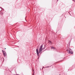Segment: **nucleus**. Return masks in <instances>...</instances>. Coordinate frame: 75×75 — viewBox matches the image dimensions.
Here are the masks:
<instances>
[{"mask_svg":"<svg viewBox=\"0 0 75 75\" xmlns=\"http://www.w3.org/2000/svg\"><path fill=\"white\" fill-rule=\"evenodd\" d=\"M5 49H6V48H5Z\"/></svg>","mask_w":75,"mask_h":75,"instance_id":"nucleus-11","label":"nucleus"},{"mask_svg":"<svg viewBox=\"0 0 75 75\" xmlns=\"http://www.w3.org/2000/svg\"><path fill=\"white\" fill-rule=\"evenodd\" d=\"M70 50H71V49H70Z\"/></svg>","mask_w":75,"mask_h":75,"instance_id":"nucleus-13","label":"nucleus"},{"mask_svg":"<svg viewBox=\"0 0 75 75\" xmlns=\"http://www.w3.org/2000/svg\"><path fill=\"white\" fill-rule=\"evenodd\" d=\"M2 10V8H1V7H0V12Z\"/></svg>","mask_w":75,"mask_h":75,"instance_id":"nucleus-6","label":"nucleus"},{"mask_svg":"<svg viewBox=\"0 0 75 75\" xmlns=\"http://www.w3.org/2000/svg\"><path fill=\"white\" fill-rule=\"evenodd\" d=\"M34 75V74H33V75Z\"/></svg>","mask_w":75,"mask_h":75,"instance_id":"nucleus-14","label":"nucleus"},{"mask_svg":"<svg viewBox=\"0 0 75 75\" xmlns=\"http://www.w3.org/2000/svg\"><path fill=\"white\" fill-rule=\"evenodd\" d=\"M34 71V70H33V71Z\"/></svg>","mask_w":75,"mask_h":75,"instance_id":"nucleus-10","label":"nucleus"},{"mask_svg":"<svg viewBox=\"0 0 75 75\" xmlns=\"http://www.w3.org/2000/svg\"><path fill=\"white\" fill-rule=\"evenodd\" d=\"M67 51L68 52V53H69V54H73V52L72 51H71L69 50H67Z\"/></svg>","mask_w":75,"mask_h":75,"instance_id":"nucleus-2","label":"nucleus"},{"mask_svg":"<svg viewBox=\"0 0 75 75\" xmlns=\"http://www.w3.org/2000/svg\"><path fill=\"white\" fill-rule=\"evenodd\" d=\"M48 67H46V68H48Z\"/></svg>","mask_w":75,"mask_h":75,"instance_id":"nucleus-8","label":"nucleus"},{"mask_svg":"<svg viewBox=\"0 0 75 75\" xmlns=\"http://www.w3.org/2000/svg\"><path fill=\"white\" fill-rule=\"evenodd\" d=\"M57 0V1H58V0Z\"/></svg>","mask_w":75,"mask_h":75,"instance_id":"nucleus-12","label":"nucleus"},{"mask_svg":"<svg viewBox=\"0 0 75 75\" xmlns=\"http://www.w3.org/2000/svg\"><path fill=\"white\" fill-rule=\"evenodd\" d=\"M3 53L4 55V56H6L7 55V54H6V52L5 51L3 50H2Z\"/></svg>","mask_w":75,"mask_h":75,"instance_id":"nucleus-3","label":"nucleus"},{"mask_svg":"<svg viewBox=\"0 0 75 75\" xmlns=\"http://www.w3.org/2000/svg\"><path fill=\"white\" fill-rule=\"evenodd\" d=\"M51 49H54V50H55V47H51Z\"/></svg>","mask_w":75,"mask_h":75,"instance_id":"nucleus-5","label":"nucleus"},{"mask_svg":"<svg viewBox=\"0 0 75 75\" xmlns=\"http://www.w3.org/2000/svg\"><path fill=\"white\" fill-rule=\"evenodd\" d=\"M73 0V1H74V2H75V0Z\"/></svg>","mask_w":75,"mask_h":75,"instance_id":"nucleus-9","label":"nucleus"},{"mask_svg":"<svg viewBox=\"0 0 75 75\" xmlns=\"http://www.w3.org/2000/svg\"><path fill=\"white\" fill-rule=\"evenodd\" d=\"M42 50H43L42 45H41L39 48V53H41V52L42 51Z\"/></svg>","mask_w":75,"mask_h":75,"instance_id":"nucleus-1","label":"nucleus"},{"mask_svg":"<svg viewBox=\"0 0 75 75\" xmlns=\"http://www.w3.org/2000/svg\"><path fill=\"white\" fill-rule=\"evenodd\" d=\"M49 42L50 43V44H51V41H49Z\"/></svg>","mask_w":75,"mask_h":75,"instance_id":"nucleus-7","label":"nucleus"},{"mask_svg":"<svg viewBox=\"0 0 75 75\" xmlns=\"http://www.w3.org/2000/svg\"><path fill=\"white\" fill-rule=\"evenodd\" d=\"M36 52L38 56H39V52H38V49H36Z\"/></svg>","mask_w":75,"mask_h":75,"instance_id":"nucleus-4","label":"nucleus"}]
</instances>
